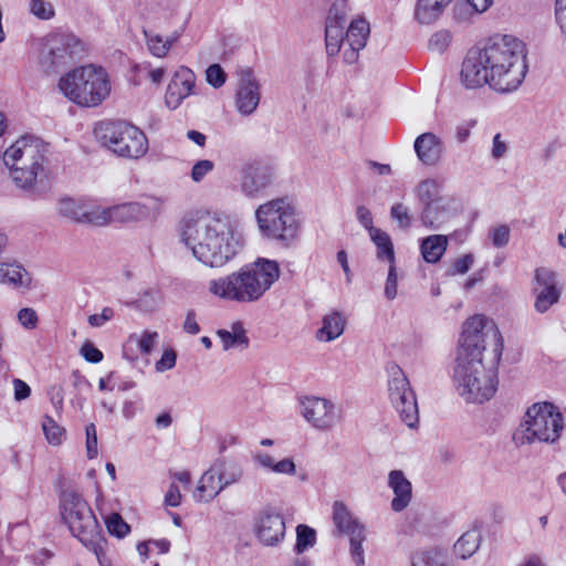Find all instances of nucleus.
<instances>
[{
    "mask_svg": "<svg viewBox=\"0 0 566 566\" xmlns=\"http://www.w3.org/2000/svg\"><path fill=\"white\" fill-rule=\"evenodd\" d=\"M344 24L326 22L325 25V44L326 52L331 56H335L339 53L342 44L346 42V35L344 36Z\"/></svg>",
    "mask_w": 566,
    "mask_h": 566,
    "instance_id": "nucleus-38",
    "label": "nucleus"
},
{
    "mask_svg": "<svg viewBox=\"0 0 566 566\" xmlns=\"http://www.w3.org/2000/svg\"><path fill=\"white\" fill-rule=\"evenodd\" d=\"M59 513L63 524L87 549L92 551L103 566L106 538L91 506L83 495L71 488L59 494Z\"/></svg>",
    "mask_w": 566,
    "mask_h": 566,
    "instance_id": "nucleus-5",
    "label": "nucleus"
},
{
    "mask_svg": "<svg viewBox=\"0 0 566 566\" xmlns=\"http://www.w3.org/2000/svg\"><path fill=\"white\" fill-rule=\"evenodd\" d=\"M473 264V258L470 254L462 255L461 258H458L453 261L451 268H450V274L457 275V274H464L469 271L471 265Z\"/></svg>",
    "mask_w": 566,
    "mask_h": 566,
    "instance_id": "nucleus-59",
    "label": "nucleus"
},
{
    "mask_svg": "<svg viewBox=\"0 0 566 566\" xmlns=\"http://www.w3.org/2000/svg\"><path fill=\"white\" fill-rule=\"evenodd\" d=\"M97 134L102 144L119 157L138 159L148 150L146 135L124 120L102 123Z\"/></svg>",
    "mask_w": 566,
    "mask_h": 566,
    "instance_id": "nucleus-10",
    "label": "nucleus"
},
{
    "mask_svg": "<svg viewBox=\"0 0 566 566\" xmlns=\"http://www.w3.org/2000/svg\"><path fill=\"white\" fill-rule=\"evenodd\" d=\"M531 292L534 296L535 311L541 314L546 313L559 302L562 296L563 285L559 282L558 274L545 266L535 269Z\"/></svg>",
    "mask_w": 566,
    "mask_h": 566,
    "instance_id": "nucleus-14",
    "label": "nucleus"
},
{
    "mask_svg": "<svg viewBox=\"0 0 566 566\" xmlns=\"http://www.w3.org/2000/svg\"><path fill=\"white\" fill-rule=\"evenodd\" d=\"M252 460L258 467L275 474L289 476L296 474V464L292 458L275 461L269 453L256 451L252 454Z\"/></svg>",
    "mask_w": 566,
    "mask_h": 566,
    "instance_id": "nucleus-27",
    "label": "nucleus"
},
{
    "mask_svg": "<svg viewBox=\"0 0 566 566\" xmlns=\"http://www.w3.org/2000/svg\"><path fill=\"white\" fill-rule=\"evenodd\" d=\"M157 332L144 331L140 335L129 336L128 343H135L143 354H149L158 340Z\"/></svg>",
    "mask_w": 566,
    "mask_h": 566,
    "instance_id": "nucleus-46",
    "label": "nucleus"
},
{
    "mask_svg": "<svg viewBox=\"0 0 566 566\" xmlns=\"http://www.w3.org/2000/svg\"><path fill=\"white\" fill-rule=\"evenodd\" d=\"M495 76V41L485 42L470 49L464 57L460 72L461 84L468 90L489 85Z\"/></svg>",
    "mask_w": 566,
    "mask_h": 566,
    "instance_id": "nucleus-11",
    "label": "nucleus"
},
{
    "mask_svg": "<svg viewBox=\"0 0 566 566\" xmlns=\"http://www.w3.org/2000/svg\"><path fill=\"white\" fill-rule=\"evenodd\" d=\"M527 71L526 44L515 35H502L497 41V93L515 92Z\"/></svg>",
    "mask_w": 566,
    "mask_h": 566,
    "instance_id": "nucleus-9",
    "label": "nucleus"
},
{
    "mask_svg": "<svg viewBox=\"0 0 566 566\" xmlns=\"http://www.w3.org/2000/svg\"><path fill=\"white\" fill-rule=\"evenodd\" d=\"M59 90L80 106L95 107L109 95L111 83L107 72L102 66L88 64L62 76Z\"/></svg>",
    "mask_w": 566,
    "mask_h": 566,
    "instance_id": "nucleus-8",
    "label": "nucleus"
},
{
    "mask_svg": "<svg viewBox=\"0 0 566 566\" xmlns=\"http://www.w3.org/2000/svg\"><path fill=\"white\" fill-rule=\"evenodd\" d=\"M86 432V455L88 459H94L98 454L97 449V433L94 423H90L85 428Z\"/></svg>",
    "mask_w": 566,
    "mask_h": 566,
    "instance_id": "nucleus-55",
    "label": "nucleus"
},
{
    "mask_svg": "<svg viewBox=\"0 0 566 566\" xmlns=\"http://www.w3.org/2000/svg\"><path fill=\"white\" fill-rule=\"evenodd\" d=\"M206 80L213 88H220L227 81V74L219 64H211L206 70Z\"/></svg>",
    "mask_w": 566,
    "mask_h": 566,
    "instance_id": "nucleus-52",
    "label": "nucleus"
},
{
    "mask_svg": "<svg viewBox=\"0 0 566 566\" xmlns=\"http://www.w3.org/2000/svg\"><path fill=\"white\" fill-rule=\"evenodd\" d=\"M349 6L347 0H334L326 19V22L346 24Z\"/></svg>",
    "mask_w": 566,
    "mask_h": 566,
    "instance_id": "nucleus-47",
    "label": "nucleus"
},
{
    "mask_svg": "<svg viewBox=\"0 0 566 566\" xmlns=\"http://www.w3.org/2000/svg\"><path fill=\"white\" fill-rule=\"evenodd\" d=\"M555 21L562 34L566 35V0H555Z\"/></svg>",
    "mask_w": 566,
    "mask_h": 566,
    "instance_id": "nucleus-62",
    "label": "nucleus"
},
{
    "mask_svg": "<svg viewBox=\"0 0 566 566\" xmlns=\"http://www.w3.org/2000/svg\"><path fill=\"white\" fill-rule=\"evenodd\" d=\"M211 467L218 475L223 490L239 483L244 474L243 468L234 460L219 459Z\"/></svg>",
    "mask_w": 566,
    "mask_h": 566,
    "instance_id": "nucleus-30",
    "label": "nucleus"
},
{
    "mask_svg": "<svg viewBox=\"0 0 566 566\" xmlns=\"http://www.w3.org/2000/svg\"><path fill=\"white\" fill-rule=\"evenodd\" d=\"M388 488L392 491L394 497L390 509L400 513L406 510L412 500V484L401 470H391L388 473Z\"/></svg>",
    "mask_w": 566,
    "mask_h": 566,
    "instance_id": "nucleus-19",
    "label": "nucleus"
},
{
    "mask_svg": "<svg viewBox=\"0 0 566 566\" xmlns=\"http://www.w3.org/2000/svg\"><path fill=\"white\" fill-rule=\"evenodd\" d=\"M387 373L389 399L400 415L401 420L409 428H415L419 422V410L415 391L403 370L397 364H389Z\"/></svg>",
    "mask_w": 566,
    "mask_h": 566,
    "instance_id": "nucleus-13",
    "label": "nucleus"
},
{
    "mask_svg": "<svg viewBox=\"0 0 566 566\" xmlns=\"http://www.w3.org/2000/svg\"><path fill=\"white\" fill-rule=\"evenodd\" d=\"M196 85L195 73L186 66H180L170 80L166 94L165 103L168 108H178L184 99L193 94Z\"/></svg>",
    "mask_w": 566,
    "mask_h": 566,
    "instance_id": "nucleus-18",
    "label": "nucleus"
},
{
    "mask_svg": "<svg viewBox=\"0 0 566 566\" xmlns=\"http://www.w3.org/2000/svg\"><path fill=\"white\" fill-rule=\"evenodd\" d=\"M316 543V532L307 525H298L296 527V544L295 552L297 554L304 553L307 548L313 547Z\"/></svg>",
    "mask_w": 566,
    "mask_h": 566,
    "instance_id": "nucleus-44",
    "label": "nucleus"
},
{
    "mask_svg": "<svg viewBox=\"0 0 566 566\" xmlns=\"http://www.w3.org/2000/svg\"><path fill=\"white\" fill-rule=\"evenodd\" d=\"M356 219L359 222V224L368 231V233H371V230L378 229L374 227L371 212L365 206H358L356 208Z\"/></svg>",
    "mask_w": 566,
    "mask_h": 566,
    "instance_id": "nucleus-58",
    "label": "nucleus"
},
{
    "mask_svg": "<svg viewBox=\"0 0 566 566\" xmlns=\"http://www.w3.org/2000/svg\"><path fill=\"white\" fill-rule=\"evenodd\" d=\"M176 353L174 349H167L163 353L161 358L156 363V370L159 373L169 370L176 365Z\"/></svg>",
    "mask_w": 566,
    "mask_h": 566,
    "instance_id": "nucleus-60",
    "label": "nucleus"
},
{
    "mask_svg": "<svg viewBox=\"0 0 566 566\" xmlns=\"http://www.w3.org/2000/svg\"><path fill=\"white\" fill-rule=\"evenodd\" d=\"M180 238L192 255L210 268L223 266L243 247V237L228 216L186 217L180 222Z\"/></svg>",
    "mask_w": 566,
    "mask_h": 566,
    "instance_id": "nucleus-2",
    "label": "nucleus"
},
{
    "mask_svg": "<svg viewBox=\"0 0 566 566\" xmlns=\"http://www.w3.org/2000/svg\"><path fill=\"white\" fill-rule=\"evenodd\" d=\"M114 317L112 307H104L99 314L90 315L87 321L92 327H102Z\"/></svg>",
    "mask_w": 566,
    "mask_h": 566,
    "instance_id": "nucleus-61",
    "label": "nucleus"
},
{
    "mask_svg": "<svg viewBox=\"0 0 566 566\" xmlns=\"http://www.w3.org/2000/svg\"><path fill=\"white\" fill-rule=\"evenodd\" d=\"M223 491L218 475L210 467L199 479L193 491V499L199 503H209Z\"/></svg>",
    "mask_w": 566,
    "mask_h": 566,
    "instance_id": "nucleus-25",
    "label": "nucleus"
},
{
    "mask_svg": "<svg viewBox=\"0 0 566 566\" xmlns=\"http://www.w3.org/2000/svg\"><path fill=\"white\" fill-rule=\"evenodd\" d=\"M42 429L50 444L60 446L63 442L65 430L59 426L51 417H44Z\"/></svg>",
    "mask_w": 566,
    "mask_h": 566,
    "instance_id": "nucleus-45",
    "label": "nucleus"
},
{
    "mask_svg": "<svg viewBox=\"0 0 566 566\" xmlns=\"http://www.w3.org/2000/svg\"><path fill=\"white\" fill-rule=\"evenodd\" d=\"M332 520L337 533L353 535L366 530V526L354 516L343 501H335L332 505Z\"/></svg>",
    "mask_w": 566,
    "mask_h": 566,
    "instance_id": "nucleus-20",
    "label": "nucleus"
},
{
    "mask_svg": "<svg viewBox=\"0 0 566 566\" xmlns=\"http://www.w3.org/2000/svg\"><path fill=\"white\" fill-rule=\"evenodd\" d=\"M280 275L281 269L276 261L258 258L237 272L211 280L208 291L224 301L254 303L263 297Z\"/></svg>",
    "mask_w": 566,
    "mask_h": 566,
    "instance_id": "nucleus-3",
    "label": "nucleus"
},
{
    "mask_svg": "<svg viewBox=\"0 0 566 566\" xmlns=\"http://www.w3.org/2000/svg\"><path fill=\"white\" fill-rule=\"evenodd\" d=\"M214 168L213 161L209 159H202L197 161L191 169V179L195 182H200L203 180V178L210 174Z\"/></svg>",
    "mask_w": 566,
    "mask_h": 566,
    "instance_id": "nucleus-54",
    "label": "nucleus"
},
{
    "mask_svg": "<svg viewBox=\"0 0 566 566\" xmlns=\"http://www.w3.org/2000/svg\"><path fill=\"white\" fill-rule=\"evenodd\" d=\"M412 566H453L448 553L438 547L420 549L412 556Z\"/></svg>",
    "mask_w": 566,
    "mask_h": 566,
    "instance_id": "nucleus-33",
    "label": "nucleus"
},
{
    "mask_svg": "<svg viewBox=\"0 0 566 566\" xmlns=\"http://www.w3.org/2000/svg\"><path fill=\"white\" fill-rule=\"evenodd\" d=\"M417 197L419 201L421 202L422 207H426L428 203L436 202L444 196L440 193V185L438 181L433 179H427L421 181L417 188Z\"/></svg>",
    "mask_w": 566,
    "mask_h": 566,
    "instance_id": "nucleus-41",
    "label": "nucleus"
},
{
    "mask_svg": "<svg viewBox=\"0 0 566 566\" xmlns=\"http://www.w3.org/2000/svg\"><path fill=\"white\" fill-rule=\"evenodd\" d=\"M254 217L261 238L269 242L290 248L300 238L302 220L295 201L290 197L271 199L260 205Z\"/></svg>",
    "mask_w": 566,
    "mask_h": 566,
    "instance_id": "nucleus-6",
    "label": "nucleus"
},
{
    "mask_svg": "<svg viewBox=\"0 0 566 566\" xmlns=\"http://www.w3.org/2000/svg\"><path fill=\"white\" fill-rule=\"evenodd\" d=\"M147 49L153 56L163 59L169 53L167 42L165 39L155 32L144 30L143 31Z\"/></svg>",
    "mask_w": 566,
    "mask_h": 566,
    "instance_id": "nucleus-42",
    "label": "nucleus"
},
{
    "mask_svg": "<svg viewBox=\"0 0 566 566\" xmlns=\"http://www.w3.org/2000/svg\"><path fill=\"white\" fill-rule=\"evenodd\" d=\"M30 11L33 15L41 20H50L54 17V8L45 0H31Z\"/></svg>",
    "mask_w": 566,
    "mask_h": 566,
    "instance_id": "nucleus-51",
    "label": "nucleus"
},
{
    "mask_svg": "<svg viewBox=\"0 0 566 566\" xmlns=\"http://www.w3.org/2000/svg\"><path fill=\"white\" fill-rule=\"evenodd\" d=\"M285 521L275 509L266 506L259 511L255 518L254 532L262 545H280L285 537Z\"/></svg>",
    "mask_w": 566,
    "mask_h": 566,
    "instance_id": "nucleus-16",
    "label": "nucleus"
},
{
    "mask_svg": "<svg viewBox=\"0 0 566 566\" xmlns=\"http://www.w3.org/2000/svg\"><path fill=\"white\" fill-rule=\"evenodd\" d=\"M451 40L452 35L449 31L440 30L432 34V36L429 40L428 46L431 51L442 53L443 51L447 50V48L451 43Z\"/></svg>",
    "mask_w": 566,
    "mask_h": 566,
    "instance_id": "nucleus-49",
    "label": "nucleus"
},
{
    "mask_svg": "<svg viewBox=\"0 0 566 566\" xmlns=\"http://www.w3.org/2000/svg\"><path fill=\"white\" fill-rule=\"evenodd\" d=\"M86 51L85 43L72 33H51L42 40L39 65L44 73H53Z\"/></svg>",
    "mask_w": 566,
    "mask_h": 566,
    "instance_id": "nucleus-12",
    "label": "nucleus"
},
{
    "mask_svg": "<svg viewBox=\"0 0 566 566\" xmlns=\"http://www.w3.org/2000/svg\"><path fill=\"white\" fill-rule=\"evenodd\" d=\"M370 240L376 245V255L380 261H387L388 263H395V250L391 238L387 232L378 228L371 230L369 233Z\"/></svg>",
    "mask_w": 566,
    "mask_h": 566,
    "instance_id": "nucleus-34",
    "label": "nucleus"
},
{
    "mask_svg": "<svg viewBox=\"0 0 566 566\" xmlns=\"http://www.w3.org/2000/svg\"><path fill=\"white\" fill-rule=\"evenodd\" d=\"M417 157L424 165H436L443 151L442 142L432 133L419 135L413 144Z\"/></svg>",
    "mask_w": 566,
    "mask_h": 566,
    "instance_id": "nucleus-22",
    "label": "nucleus"
},
{
    "mask_svg": "<svg viewBox=\"0 0 566 566\" xmlns=\"http://www.w3.org/2000/svg\"><path fill=\"white\" fill-rule=\"evenodd\" d=\"M451 203L452 200L444 197L436 202L428 203L426 207H422L420 213L421 223L429 229L440 228L453 214Z\"/></svg>",
    "mask_w": 566,
    "mask_h": 566,
    "instance_id": "nucleus-21",
    "label": "nucleus"
},
{
    "mask_svg": "<svg viewBox=\"0 0 566 566\" xmlns=\"http://www.w3.org/2000/svg\"><path fill=\"white\" fill-rule=\"evenodd\" d=\"M564 430V417L559 408L551 401L531 405L513 433L516 446L535 442L555 443Z\"/></svg>",
    "mask_w": 566,
    "mask_h": 566,
    "instance_id": "nucleus-7",
    "label": "nucleus"
},
{
    "mask_svg": "<svg viewBox=\"0 0 566 566\" xmlns=\"http://www.w3.org/2000/svg\"><path fill=\"white\" fill-rule=\"evenodd\" d=\"M369 33V23L365 19H354L347 28L346 44L354 45L357 49H364Z\"/></svg>",
    "mask_w": 566,
    "mask_h": 566,
    "instance_id": "nucleus-35",
    "label": "nucleus"
},
{
    "mask_svg": "<svg viewBox=\"0 0 566 566\" xmlns=\"http://www.w3.org/2000/svg\"><path fill=\"white\" fill-rule=\"evenodd\" d=\"M30 273L18 262H0V284L14 290L29 289L31 285Z\"/></svg>",
    "mask_w": 566,
    "mask_h": 566,
    "instance_id": "nucleus-24",
    "label": "nucleus"
},
{
    "mask_svg": "<svg viewBox=\"0 0 566 566\" xmlns=\"http://www.w3.org/2000/svg\"><path fill=\"white\" fill-rule=\"evenodd\" d=\"M448 247V237L432 234L421 241L422 258L428 263H437L444 254Z\"/></svg>",
    "mask_w": 566,
    "mask_h": 566,
    "instance_id": "nucleus-32",
    "label": "nucleus"
},
{
    "mask_svg": "<svg viewBox=\"0 0 566 566\" xmlns=\"http://www.w3.org/2000/svg\"><path fill=\"white\" fill-rule=\"evenodd\" d=\"M217 335L220 338L223 350L247 349L249 347V337L241 322H234L228 329H218Z\"/></svg>",
    "mask_w": 566,
    "mask_h": 566,
    "instance_id": "nucleus-29",
    "label": "nucleus"
},
{
    "mask_svg": "<svg viewBox=\"0 0 566 566\" xmlns=\"http://www.w3.org/2000/svg\"><path fill=\"white\" fill-rule=\"evenodd\" d=\"M105 523L108 533L118 538L125 537L130 531L129 525L123 520V517L118 513L111 514Z\"/></svg>",
    "mask_w": 566,
    "mask_h": 566,
    "instance_id": "nucleus-48",
    "label": "nucleus"
},
{
    "mask_svg": "<svg viewBox=\"0 0 566 566\" xmlns=\"http://www.w3.org/2000/svg\"><path fill=\"white\" fill-rule=\"evenodd\" d=\"M184 331L191 335H197L200 332V326L197 322V314L195 310H188L184 322Z\"/></svg>",
    "mask_w": 566,
    "mask_h": 566,
    "instance_id": "nucleus-64",
    "label": "nucleus"
},
{
    "mask_svg": "<svg viewBox=\"0 0 566 566\" xmlns=\"http://www.w3.org/2000/svg\"><path fill=\"white\" fill-rule=\"evenodd\" d=\"M260 101L261 86L253 71L249 67L241 70L235 92L237 111L243 116L252 115Z\"/></svg>",
    "mask_w": 566,
    "mask_h": 566,
    "instance_id": "nucleus-17",
    "label": "nucleus"
},
{
    "mask_svg": "<svg viewBox=\"0 0 566 566\" xmlns=\"http://www.w3.org/2000/svg\"><path fill=\"white\" fill-rule=\"evenodd\" d=\"M452 0H418L415 18L421 24H431L442 14Z\"/></svg>",
    "mask_w": 566,
    "mask_h": 566,
    "instance_id": "nucleus-31",
    "label": "nucleus"
},
{
    "mask_svg": "<svg viewBox=\"0 0 566 566\" xmlns=\"http://www.w3.org/2000/svg\"><path fill=\"white\" fill-rule=\"evenodd\" d=\"M80 353L86 361L92 364L102 361L104 357L103 353L90 342L82 345Z\"/></svg>",
    "mask_w": 566,
    "mask_h": 566,
    "instance_id": "nucleus-56",
    "label": "nucleus"
},
{
    "mask_svg": "<svg viewBox=\"0 0 566 566\" xmlns=\"http://www.w3.org/2000/svg\"><path fill=\"white\" fill-rule=\"evenodd\" d=\"M398 274L396 262L389 263L388 275L385 283V296L387 300L392 301L397 296Z\"/></svg>",
    "mask_w": 566,
    "mask_h": 566,
    "instance_id": "nucleus-53",
    "label": "nucleus"
},
{
    "mask_svg": "<svg viewBox=\"0 0 566 566\" xmlns=\"http://www.w3.org/2000/svg\"><path fill=\"white\" fill-rule=\"evenodd\" d=\"M390 216L402 229L409 228L412 223V216L409 208L403 203H396L390 209Z\"/></svg>",
    "mask_w": 566,
    "mask_h": 566,
    "instance_id": "nucleus-50",
    "label": "nucleus"
},
{
    "mask_svg": "<svg viewBox=\"0 0 566 566\" xmlns=\"http://www.w3.org/2000/svg\"><path fill=\"white\" fill-rule=\"evenodd\" d=\"M349 539V555L355 566H365V551L363 543L366 539V530L347 536Z\"/></svg>",
    "mask_w": 566,
    "mask_h": 566,
    "instance_id": "nucleus-43",
    "label": "nucleus"
},
{
    "mask_svg": "<svg viewBox=\"0 0 566 566\" xmlns=\"http://www.w3.org/2000/svg\"><path fill=\"white\" fill-rule=\"evenodd\" d=\"M271 182V174L268 168L261 166L248 167L242 176L241 191L248 197H255Z\"/></svg>",
    "mask_w": 566,
    "mask_h": 566,
    "instance_id": "nucleus-23",
    "label": "nucleus"
},
{
    "mask_svg": "<svg viewBox=\"0 0 566 566\" xmlns=\"http://www.w3.org/2000/svg\"><path fill=\"white\" fill-rule=\"evenodd\" d=\"M488 323L484 315L475 314L462 324L452 379L459 396L469 403H483L495 394L493 373L481 374Z\"/></svg>",
    "mask_w": 566,
    "mask_h": 566,
    "instance_id": "nucleus-1",
    "label": "nucleus"
},
{
    "mask_svg": "<svg viewBox=\"0 0 566 566\" xmlns=\"http://www.w3.org/2000/svg\"><path fill=\"white\" fill-rule=\"evenodd\" d=\"M85 201L81 199H74L65 197L57 202V212L61 217L69 219L70 221L81 223L84 216Z\"/></svg>",
    "mask_w": 566,
    "mask_h": 566,
    "instance_id": "nucleus-39",
    "label": "nucleus"
},
{
    "mask_svg": "<svg viewBox=\"0 0 566 566\" xmlns=\"http://www.w3.org/2000/svg\"><path fill=\"white\" fill-rule=\"evenodd\" d=\"M19 323L28 329H33L38 325V315L33 308H22L18 312Z\"/></svg>",
    "mask_w": 566,
    "mask_h": 566,
    "instance_id": "nucleus-57",
    "label": "nucleus"
},
{
    "mask_svg": "<svg viewBox=\"0 0 566 566\" xmlns=\"http://www.w3.org/2000/svg\"><path fill=\"white\" fill-rule=\"evenodd\" d=\"M48 155V144L34 136H23L6 149L3 163L12 182L30 192L49 177Z\"/></svg>",
    "mask_w": 566,
    "mask_h": 566,
    "instance_id": "nucleus-4",
    "label": "nucleus"
},
{
    "mask_svg": "<svg viewBox=\"0 0 566 566\" xmlns=\"http://www.w3.org/2000/svg\"><path fill=\"white\" fill-rule=\"evenodd\" d=\"M82 224L105 227L112 223L111 207H101L93 203H85Z\"/></svg>",
    "mask_w": 566,
    "mask_h": 566,
    "instance_id": "nucleus-37",
    "label": "nucleus"
},
{
    "mask_svg": "<svg viewBox=\"0 0 566 566\" xmlns=\"http://www.w3.org/2000/svg\"><path fill=\"white\" fill-rule=\"evenodd\" d=\"M300 408L304 419L319 430H329L340 420L338 407L332 400L323 397H302L300 398Z\"/></svg>",
    "mask_w": 566,
    "mask_h": 566,
    "instance_id": "nucleus-15",
    "label": "nucleus"
},
{
    "mask_svg": "<svg viewBox=\"0 0 566 566\" xmlns=\"http://www.w3.org/2000/svg\"><path fill=\"white\" fill-rule=\"evenodd\" d=\"M113 222H137L150 216V208L146 203L126 202L111 207Z\"/></svg>",
    "mask_w": 566,
    "mask_h": 566,
    "instance_id": "nucleus-26",
    "label": "nucleus"
},
{
    "mask_svg": "<svg viewBox=\"0 0 566 566\" xmlns=\"http://www.w3.org/2000/svg\"><path fill=\"white\" fill-rule=\"evenodd\" d=\"M481 543V533L479 530H470L465 532L454 544V554L461 559L471 557Z\"/></svg>",
    "mask_w": 566,
    "mask_h": 566,
    "instance_id": "nucleus-36",
    "label": "nucleus"
},
{
    "mask_svg": "<svg viewBox=\"0 0 566 566\" xmlns=\"http://www.w3.org/2000/svg\"><path fill=\"white\" fill-rule=\"evenodd\" d=\"M346 318L337 311L325 315L322 319V327L316 332L319 342H333L340 337L345 331Z\"/></svg>",
    "mask_w": 566,
    "mask_h": 566,
    "instance_id": "nucleus-28",
    "label": "nucleus"
},
{
    "mask_svg": "<svg viewBox=\"0 0 566 566\" xmlns=\"http://www.w3.org/2000/svg\"><path fill=\"white\" fill-rule=\"evenodd\" d=\"M161 302V293L158 287H147L138 294V297L132 303L137 310L144 313L156 311Z\"/></svg>",
    "mask_w": 566,
    "mask_h": 566,
    "instance_id": "nucleus-40",
    "label": "nucleus"
},
{
    "mask_svg": "<svg viewBox=\"0 0 566 566\" xmlns=\"http://www.w3.org/2000/svg\"><path fill=\"white\" fill-rule=\"evenodd\" d=\"M140 67L147 71V77L155 85H160L166 75L165 67H151L149 63H144Z\"/></svg>",
    "mask_w": 566,
    "mask_h": 566,
    "instance_id": "nucleus-63",
    "label": "nucleus"
}]
</instances>
